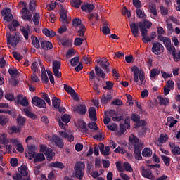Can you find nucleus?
<instances>
[{
	"instance_id": "13",
	"label": "nucleus",
	"mask_w": 180,
	"mask_h": 180,
	"mask_svg": "<svg viewBox=\"0 0 180 180\" xmlns=\"http://www.w3.org/2000/svg\"><path fill=\"white\" fill-rule=\"evenodd\" d=\"M60 22L64 25H68L70 23V19L67 18V9L64 7H61L60 11Z\"/></svg>"
},
{
	"instance_id": "3",
	"label": "nucleus",
	"mask_w": 180,
	"mask_h": 180,
	"mask_svg": "<svg viewBox=\"0 0 180 180\" xmlns=\"http://www.w3.org/2000/svg\"><path fill=\"white\" fill-rule=\"evenodd\" d=\"M84 169H85V163L84 162H79L75 166V175L77 179H82L84 178Z\"/></svg>"
},
{
	"instance_id": "21",
	"label": "nucleus",
	"mask_w": 180,
	"mask_h": 180,
	"mask_svg": "<svg viewBox=\"0 0 180 180\" xmlns=\"http://www.w3.org/2000/svg\"><path fill=\"white\" fill-rule=\"evenodd\" d=\"M25 157L29 160H32L36 157V152L33 146H28V150L25 152Z\"/></svg>"
},
{
	"instance_id": "23",
	"label": "nucleus",
	"mask_w": 180,
	"mask_h": 180,
	"mask_svg": "<svg viewBox=\"0 0 180 180\" xmlns=\"http://www.w3.org/2000/svg\"><path fill=\"white\" fill-rule=\"evenodd\" d=\"M81 9L83 10L84 12L90 13V12H92L94 9H95V6L89 3H84L82 5Z\"/></svg>"
},
{
	"instance_id": "59",
	"label": "nucleus",
	"mask_w": 180,
	"mask_h": 180,
	"mask_svg": "<svg viewBox=\"0 0 180 180\" xmlns=\"http://www.w3.org/2000/svg\"><path fill=\"white\" fill-rule=\"evenodd\" d=\"M82 43H84V39L79 38V37L75 39V42H74L75 46H77L78 47L81 46Z\"/></svg>"
},
{
	"instance_id": "4",
	"label": "nucleus",
	"mask_w": 180,
	"mask_h": 180,
	"mask_svg": "<svg viewBox=\"0 0 180 180\" xmlns=\"http://www.w3.org/2000/svg\"><path fill=\"white\" fill-rule=\"evenodd\" d=\"M6 37L7 43L9 46H11V47H16V46L19 44V41H20V33L19 32H15L12 37H11L10 34H6Z\"/></svg>"
},
{
	"instance_id": "32",
	"label": "nucleus",
	"mask_w": 180,
	"mask_h": 180,
	"mask_svg": "<svg viewBox=\"0 0 180 180\" xmlns=\"http://www.w3.org/2000/svg\"><path fill=\"white\" fill-rule=\"evenodd\" d=\"M158 40H160V41H162L166 47L171 44V39L168 37H162V35H158Z\"/></svg>"
},
{
	"instance_id": "28",
	"label": "nucleus",
	"mask_w": 180,
	"mask_h": 180,
	"mask_svg": "<svg viewBox=\"0 0 180 180\" xmlns=\"http://www.w3.org/2000/svg\"><path fill=\"white\" fill-rule=\"evenodd\" d=\"M97 63L100 64V65L103 70H108V66L109 65L108 59L105 58H102L98 59Z\"/></svg>"
},
{
	"instance_id": "2",
	"label": "nucleus",
	"mask_w": 180,
	"mask_h": 180,
	"mask_svg": "<svg viewBox=\"0 0 180 180\" xmlns=\"http://www.w3.org/2000/svg\"><path fill=\"white\" fill-rule=\"evenodd\" d=\"M20 5H22L24 8L22 9L21 18L25 22H32V17L33 16V13H32L29 9H27V5L26 4L25 1H21Z\"/></svg>"
},
{
	"instance_id": "16",
	"label": "nucleus",
	"mask_w": 180,
	"mask_h": 180,
	"mask_svg": "<svg viewBox=\"0 0 180 180\" xmlns=\"http://www.w3.org/2000/svg\"><path fill=\"white\" fill-rule=\"evenodd\" d=\"M64 89L68 92V94H70L71 95L72 98L75 99V101H78L79 98H78V94L75 92V90L72 89V87H70V86L65 84L64 85Z\"/></svg>"
},
{
	"instance_id": "48",
	"label": "nucleus",
	"mask_w": 180,
	"mask_h": 180,
	"mask_svg": "<svg viewBox=\"0 0 180 180\" xmlns=\"http://www.w3.org/2000/svg\"><path fill=\"white\" fill-rule=\"evenodd\" d=\"M50 167L52 168H64V165L60 162H55L50 164Z\"/></svg>"
},
{
	"instance_id": "12",
	"label": "nucleus",
	"mask_w": 180,
	"mask_h": 180,
	"mask_svg": "<svg viewBox=\"0 0 180 180\" xmlns=\"http://www.w3.org/2000/svg\"><path fill=\"white\" fill-rule=\"evenodd\" d=\"M73 112H77L79 115H85L86 113V105L85 104L82 103L78 105H75L72 108Z\"/></svg>"
},
{
	"instance_id": "14",
	"label": "nucleus",
	"mask_w": 180,
	"mask_h": 180,
	"mask_svg": "<svg viewBox=\"0 0 180 180\" xmlns=\"http://www.w3.org/2000/svg\"><path fill=\"white\" fill-rule=\"evenodd\" d=\"M175 85L174 81L169 80L167 81L166 85L163 88L164 95L167 96L171 92V91L174 90Z\"/></svg>"
},
{
	"instance_id": "39",
	"label": "nucleus",
	"mask_w": 180,
	"mask_h": 180,
	"mask_svg": "<svg viewBox=\"0 0 180 180\" xmlns=\"http://www.w3.org/2000/svg\"><path fill=\"white\" fill-rule=\"evenodd\" d=\"M44 160H46V158H44V155L43 153H38L35 155L34 158V162H41V161H44Z\"/></svg>"
},
{
	"instance_id": "31",
	"label": "nucleus",
	"mask_w": 180,
	"mask_h": 180,
	"mask_svg": "<svg viewBox=\"0 0 180 180\" xmlns=\"http://www.w3.org/2000/svg\"><path fill=\"white\" fill-rule=\"evenodd\" d=\"M161 74V69L156 68L151 70L150 73V77L155 79L157 75H160Z\"/></svg>"
},
{
	"instance_id": "41",
	"label": "nucleus",
	"mask_w": 180,
	"mask_h": 180,
	"mask_svg": "<svg viewBox=\"0 0 180 180\" xmlns=\"http://www.w3.org/2000/svg\"><path fill=\"white\" fill-rule=\"evenodd\" d=\"M58 43L60 46H63V47H70L72 44L71 41L68 39H60Z\"/></svg>"
},
{
	"instance_id": "44",
	"label": "nucleus",
	"mask_w": 180,
	"mask_h": 180,
	"mask_svg": "<svg viewBox=\"0 0 180 180\" xmlns=\"http://www.w3.org/2000/svg\"><path fill=\"white\" fill-rule=\"evenodd\" d=\"M158 141L160 144H164L168 141V136L166 135V134H161L158 139Z\"/></svg>"
},
{
	"instance_id": "55",
	"label": "nucleus",
	"mask_w": 180,
	"mask_h": 180,
	"mask_svg": "<svg viewBox=\"0 0 180 180\" xmlns=\"http://www.w3.org/2000/svg\"><path fill=\"white\" fill-rule=\"evenodd\" d=\"M25 122H26V120L25 119V117L22 116H18L17 117V123L18 126H23V124H25Z\"/></svg>"
},
{
	"instance_id": "33",
	"label": "nucleus",
	"mask_w": 180,
	"mask_h": 180,
	"mask_svg": "<svg viewBox=\"0 0 180 180\" xmlns=\"http://www.w3.org/2000/svg\"><path fill=\"white\" fill-rule=\"evenodd\" d=\"M89 116L91 120H96V110L94 107L89 109Z\"/></svg>"
},
{
	"instance_id": "43",
	"label": "nucleus",
	"mask_w": 180,
	"mask_h": 180,
	"mask_svg": "<svg viewBox=\"0 0 180 180\" xmlns=\"http://www.w3.org/2000/svg\"><path fill=\"white\" fill-rule=\"evenodd\" d=\"M95 72L98 77H102L103 78H105L106 75L103 70H102L101 68H99V67L98 66L95 67Z\"/></svg>"
},
{
	"instance_id": "51",
	"label": "nucleus",
	"mask_w": 180,
	"mask_h": 180,
	"mask_svg": "<svg viewBox=\"0 0 180 180\" xmlns=\"http://www.w3.org/2000/svg\"><path fill=\"white\" fill-rule=\"evenodd\" d=\"M161 158L163 162L165 164L166 167H169V164L171 162V159L169 158V157L166 155H162Z\"/></svg>"
},
{
	"instance_id": "22",
	"label": "nucleus",
	"mask_w": 180,
	"mask_h": 180,
	"mask_svg": "<svg viewBox=\"0 0 180 180\" xmlns=\"http://www.w3.org/2000/svg\"><path fill=\"white\" fill-rule=\"evenodd\" d=\"M131 27V32L135 37H139V24L136 22H132L131 24L129 25Z\"/></svg>"
},
{
	"instance_id": "9",
	"label": "nucleus",
	"mask_w": 180,
	"mask_h": 180,
	"mask_svg": "<svg viewBox=\"0 0 180 180\" xmlns=\"http://www.w3.org/2000/svg\"><path fill=\"white\" fill-rule=\"evenodd\" d=\"M140 171L143 178H147L148 179L150 180L154 179V174H153V171H151L150 169H146L144 166H141Z\"/></svg>"
},
{
	"instance_id": "8",
	"label": "nucleus",
	"mask_w": 180,
	"mask_h": 180,
	"mask_svg": "<svg viewBox=\"0 0 180 180\" xmlns=\"http://www.w3.org/2000/svg\"><path fill=\"white\" fill-rule=\"evenodd\" d=\"M32 105H34V106H37V108H41L42 109H45V108L47 107L46 101L38 96L32 97Z\"/></svg>"
},
{
	"instance_id": "37",
	"label": "nucleus",
	"mask_w": 180,
	"mask_h": 180,
	"mask_svg": "<svg viewBox=\"0 0 180 180\" xmlns=\"http://www.w3.org/2000/svg\"><path fill=\"white\" fill-rule=\"evenodd\" d=\"M31 40L32 41V44L35 49H40V41L39 39L36 37L34 35L31 36Z\"/></svg>"
},
{
	"instance_id": "17",
	"label": "nucleus",
	"mask_w": 180,
	"mask_h": 180,
	"mask_svg": "<svg viewBox=\"0 0 180 180\" xmlns=\"http://www.w3.org/2000/svg\"><path fill=\"white\" fill-rule=\"evenodd\" d=\"M15 102L17 103H20L22 106L27 107L29 106V101L27 98L23 97L22 95H18L15 98Z\"/></svg>"
},
{
	"instance_id": "60",
	"label": "nucleus",
	"mask_w": 180,
	"mask_h": 180,
	"mask_svg": "<svg viewBox=\"0 0 180 180\" xmlns=\"http://www.w3.org/2000/svg\"><path fill=\"white\" fill-rule=\"evenodd\" d=\"M159 101L160 105H168L169 100L165 97L159 98Z\"/></svg>"
},
{
	"instance_id": "25",
	"label": "nucleus",
	"mask_w": 180,
	"mask_h": 180,
	"mask_svg": "<svg viewBox=\"0 0 180 180\" xmlns=\"http://www.w3.org/2000/svg\"><path fill=\"white\" fill-rule=\"evenodd\" d=\"M134 156L135 157V160H137L138 161L143 160V157L141 156V146H136V148H134Z\"/></svg>"
},
{
	"instance_id": "19",
	"label": "nucleus",
	"mask_w": 180,
	"mask_h": 180,
	"mask_svg": "<svg viewBox=\"0 0 180 180\" xmlns=\"http://www.w3.org/2000/svg\"><path fill=\"white\" fill-rule=\"evenodd\" d=\"M20 30L23 34L25 40H29V34H30V27L29 26V25H27L26 27H25V26H21L20 27Z\"/></svg>"
},
{
	"instance_id": "45",
	"label": "nucleus",
	"mask_w": 180,
	"mask_h": 180,
	"mask_svg": "<svg viewBox=\"0 0 180 180\" xmlns=\"http://www.w3.org/2000/svg\"><path fill=\"white\" fill-rule=\"evenodd\" d=\"M151 22L144 20L143 22H139V26H143L145 29H150L152 26Z\"/></svg>"
},
{
	"instance_id": "54",
	"label": "nucleus",
	"mask_w": 180,
	"mask_h": 180,
	"mask_svg": "<svg viewBox=\"0 0 180 180\" xmlns=\"http://www.w3.org/2000/svg\"><path fill=\"white\" fill-rule=\"evenodd\" d=\"M166 49L168 50V51L172 53V56H175V53H176L175 46L171 45V44H170L169 45H167V46H166Z\"/></svg>"
},
{
	"instance_id": "11",
	"label": "nucleus",
	"mask_w": 180,
	"mask_h": 180,
	"mask_svg": "<svg viewBox=\"0 0 180 180\" xmlns=\"http://www.w3.org/2000/svg\"><path fill=\"white\" fill-rule=\"evenodd\" d=\"M53 71L55 77L57 78L61 77V72H60V68H61V63L59 61L54 60L53 62Z\"/></svg>"
},
{
	"instance_id": "50",
	"label": "nucleus",
	"mask_w": 180,
	"mask_h": 180,
	"mask_svg": "<svg viewBox=\"0 0 180 180\" xmlns=\"http://www.w3.org/2000/svg\"><path fill=\"white\" fill-rule=\"evenodd\" d=\"M8 72L11 77L13 78H15V77H18L19 75V72L15 68H11L8 70Z\"/></svg>"
},
{
	"instance_id": "63",
	"label": "nucleus",
	"mask_w": 180,
	"mask_h": 180,
	"mask_svg": "<svg viewBox=\"0 0 180 180\" xmlns=\"http://www.w3.org/2000/svg\"><path fill=\"white\" fill-rule=\"evenodd\" d=\"M61 120L64 123H68L71 120V117H70V115L65 114L61 117Z\"/></svg>"
},
{
	"instance_id": "6",
	"label": "nucleus",
	"mask_w": 180,
	"mask_h": 180,
	"mask_svg": "<svg viewBox=\"0 0 180 180\" xmlns=\"http://www.w3.org/2000/svg\"><path fill=\"white\" fill-rule=\"evenodd\" d=\"M81 23H82V21L79 18H75L72 20V25L73 26H75V27H78V26H79L78 33L79 36H80V37H82L84 34H85V30H86L85 29V25H81Z\"/></svg>"
},
{
	"instance_id": "27",
	"label": "nucleus",
	"mask_w": 180,
	"mask_h": 180,
	"mask_svg": "<svg viewBox=\"0 0 180 180\" xmlns=\"http://www.w3.org/2000/svg\"><path fill=\"white\" fill-rule=\"evenodd\" d=\"M155 37H157V33H155V32H152L150 34V36L143 37L142 41H143V43L147 44L149 41L154 40V39H155Z\"/></svg>"
},
{
	"instance_id": "56",
	"label": "nucleus",
	"mask_w": 180,
	"mask_h": 180,
	"mask_svg": "<svg viewBox=\"0 0 180 180\" xmlns=\"http://www.w3.org/2000/svg\"><path fill=\"white\" fill-rule=\"evenodd\" d=\"M136 15L140 19L146 18V13L141 9H136Z\"/></svg>"
},
{
	"instance_id": "47",
	"label": "nucleus",
	"mask_w": 180,
	"mask_h": 180,
	"mask_svg": "<svg viewBox=\"0 0 180 180\" xmlns=\"http://www.w3.org/2000/svg\"><path fill=\"white\" fill-rule=\"evenodd\" d=\"M122 167L123 169H124L125 171H128V172H133V167H131L130 163L125 162L124 163H123Z\"/></svg>"
},
{
	"instance_id": "18",
	"label": "nucleus",
	"mask_w": 180,
	"mask_h": 180,
	"mask_svg": "<svg viewBox=\"0 0 180 180\" xmlns=\"http://www.w3.org/2000/svg\"><path fill=\"white\" fill-rule=\"evenodd\" d=\"M129 141L133 145L134 148H136V147H141V146H143V143H139V138H137V136L134 135H131L129 136Z\"/></svg>"
},
{
	"instance_id": "35",
	"label": "nucleus",
	"mask_w": 180,
	"mask_h": 180,
	"mask_svg": "<svg viewBox=\"0 0 180 180\" xmlns=\"http://www.w3.org/2000/svg\"><path fill=\"white\" fill-rule=\"evenodd\" d=\"M8 131L11 134L15 133H20V131H22V128L16 125H13L8 129Z\"/></svg>"
},
{
	"instance_id": "62",
	"label": "nucleus",
	"mask_w": 180,
	"mask_h": 180,
	"mask_svg": "<svg viewBox=\"0 0 180 180\" xmlns=\"http://www.w3.org/2000/svg\"><path fill=\"white\" fill-rule=\"evenodd\" d=\"M8 122H9V118L6 116H1V126H5V124H6V123H8Z\"/></svg>"
},
{
	"instance_id": "52",
	"label": "nucleus",
	"mask_w": 180,
	"mask_h": 180,
	"mask_svg": "<svg viewBox=\"0 0 180 180\" xmlns=\"http://www.w3.org/2000/svg\"><path fill=\"white\" fill-rule=\"evenodd\" d=\"M149 11L155 16L157 15V6L155 4L149 5Z\"/></svg>"
},
{
	"instance_id": "49",
	"label": "nucleus",
	"mask_w": 180,
	"mask_h": 180,
	"mask_svg": "<svg viewBox=\"0 0 180 180\" xmlns=\"http://www.w3.org/2000/svg\"><path fill=\"white\" fill-rule=\"evenodd\" d=\"M167 122L169 123V127H174V126L178 123V120H174L172 117H168Z\"/></svg>"
},
{
	"instance_id": "20",
	"label": "nucleus",
	"mask_w": 180,
	"mask_h": 180,
	"mask_svg": "<svg viewBox=\"0 0 180 180\" xmlns=\"http://www.w3.org/2000/svg\"><path fill=\"white\" fill-rule=\"evenodd\" d=\"M51 140L58 147H59V148H63V147H64V142L63 141V139L57 135H53Z\"/></svg>"
},
{
	"instance_id": "34",
	"label": "nucleus",
	"mask_w": 180,
	"mask_h": 180,
	"mask_svg": "<svg viewBox=\"0 0 180 180\" xmlns=\"http://www.w3.org/2000/svg\"><path fill=\"white\" fill-rule=\"evenodd\" d=\"M41 46L44 50H50L51 49H53V44L49 41H43L41 42Z\"/></svg>"
},
{
	"instance_id": "36",
	"label": "nucleus",
	"mask_w": 180,
	"mask_h": 180,
	"mask_svg": "<svg viewBox=\"0 0 180 180\" xmlns=\"http://www.w3.org/2000/svg\"><path fill=\"white\" fill-rule=\"evenodd\" d=\"M42 32L44 33V34H45V36H46V37H54V36H56V32L53 31V30L44 28L42 30Z\"/></svg>"
},
{
	"instance_id": "1",
	"label": "nucleus",
	"mask_w": 180,
	"mask_h": 180,
	"mask_svg": "<svg viewBox=\"0 0 180 180\" xmlns=\"http://www.w3.org/2000/svg\"><path fill=\"white\" fill-rule=\"evenodd\" d=\"M133 72L134 81L136 83V85L139 86H143L146 85V75L143 70H139V67L134 66L131 68Z\"/></svg>"
},
{
	"instance_id": "64",
	"label": "nucleus",
	"mask_w": 180,
	"mask_h": 180,
	"mask_svg": "<svg viewBox=\"0 0 180 180\" xmlns=\"http://www.w3.org/2000/svg\"><path fill=\"white\" fill-rule=\"evenodd\" d=\"M172 153L174 154V155H179L180 148L178 146L174 147V148L172 149Z\"/></svg>"
},
{
	"instance_id": "7",
	"label": "nucleus",
	"mask_w": 180,
	"mask_h": 180,
	"mask_svg": "<svg viewBox=\"0 0 180 180\" xmlns=\"http://www.w3.org/2000/svg\"><path fill=\"white\" fill-rule=\"evenodd\" d=\"M151 51L155 56H160L164 53V46L159 42H155L153 44Z\"/></svg>"
},
{
	"instance_id": "5",
	"label": "nucleus",
	"mask_w": 180,
	"mask_h": 180,
	"mask_svg": "<svg viewBox=\"0 0 180 180\" xmlns=\"http://www.w3.org/2000/svg\"><path fill=\"white\" fill-rule=\"evenodd\" d=\"M40 151L45 154V156L46 157L48 161H51L53 160V158H54L56 155L54 150H53L50 148L46 147V146L44 145H41Z\"/></svg>"
},
{
	"instance_id": "26",
	"label": "nucleus",
	"mask_w": 180,
	"mask_h": 180,
	"mask_svg": "<svg viewBox=\"0 0 180 180\" xmlns=\"http://www.w3.org/2000/svg\"><path fill=\"white\" fill-rule=\"evenodd\" d=\"M19 26H20V23H19L18 20H13L11 23L8 25V27L10 32H16V30Z\"/></svg>"
},
{
	"instance_id": "40",
	"label": "nucleus",
	"mask_w": 180,
	"mask_h": 180,
	"mask_svg": "<svg viewBox=\"0 0 180 180\" xmlns=\"http://www.w3.org/2000/svg\"><path fill=\"white\" fill-rule=\"evenodd\" d=\"M52 105L55 108V109H60V105H61V100L57 98L56 97H53L52 99Z\"/></svg>"
},
{
	"instance_id": "53",
	"label": "nucleus",
	"mask_w": 180,
	"mask_h": 180,
	"mask_svg": "<svg viewBox=\"0 0 180 180\" xmlns=\"http://www.w3.org/2000/svg\"><path fill=\"white\" fill-rule=\"evenodd\" d=\"M32 20H33L34 25H39V23L40 22V14H39V13L34 14Z\"/></svg>"
},
{
	"instance_id": "58",
	"label": "nucleus",
	"mask_w": 180,
	"mask_h": 180,
	"mask_svg": "<svg viewBox=\"0 0 180 180\" xmlns=\"http://www.w3.org/2000/svg\"><path fill=\"white\" fill-rule=\"evenodd\" d=\"M79 127H80L82 131H84L85 133L88 131V127H86V124L85 122L82 121L80 122V123L79 124Z\"/></svg>"
},
{
	"instance_id": "61",
	"label": "nucleus",
	"mask_w": 180,
	"mask_h": 180,
	"mask_svg": "<svg viewBox=\"0 0 180 180\" xmlns=\"http://www.w3.org/2000/svg\"><path fill=\"white\" fill-rule=\"evenodd\" d=\"M29 9L31 12H33L36 9V1L34 0L30 1Z\"/></svg>"
},
{
	"instance_id": "42",
	"label": "nucleus",
	"mask_w": 180,
	"mask_h": 180,
	"mask_svg": "<svg viewBox=\"0 0 180 180\" xmlns=\"http://www.w3.org/2000/svg\"><path fill=\"white\" fill-rule=\"evenodd\" d=\"M18 172H20L21 175H23V176H27V174H29L26 165H22L21 167H20L18 168Z\"/></svg>"
},
{
	"instance_id": "38",
	"label": "nucleus",
	"mask_w": 180,
	"mask_h": 180,
	"mask_svg": "<svg viewBox=\"0 0 180 180\" xmlns=\"http://www.w3.org/2000/svg\"><path fill=\"white\" fill-rule=\"evenodd\" d=\"M142 155L148 158L153 155V150L150 148H145L142 151Z\"/></svg>"
},
{
	"instance_id": "57",
	"label": "nucleus",
	"mask_w": 180,
	"mask_h": 180,
	"mask_svg": "<svg viewBox=\"0 0 180 180\" xmlns=\"http://www.w3.org/2000/svg\"><path fill=\"white\" fill-rule=\"evenodd\" d=\"M139 28L141 30V36L143 37H147V33H148V30H147V28H144L143 26H139Z\"/></svg>"
},
{
	"instance_id": "15",
	"label": "nucleus",
	"mask_w": 180,
	"mask_h": 180,
	"mask_svg": "<svg viewBox=\"0 0 180 180\" xmlns=\"http://www.w3.org/2000/svg\"><path fill=\"white\" fill-rule=\"evenodd\" d=\"M1 15L4 16V20L6 22H11L13 19V15L11 13V9L6 8L1 11Z\"/></svg>"
},
{
	"instance_id": "10",
	"label": "nucleus",
	"mask_w": 180,
	"mask_h": 180,
	"mask_svg": "<svg viewBox=\"0 0 180 180\" xmlns=\"http://www.w3.org/2000/svg\"><path fill=\"white\" fill-rule=\"evenodd\" d=\"M1 144L4 145V147L7 150L8 153H12V145H8L10 143L9 139L8 138V134H1Z\"/></svg>"
},
{
	"instance_id": "30",
	"label": "nucleus",
	"mask_w": 180,
	"mask_h": 180,
	"mask_svg": "<svg viewBox=\"0 0 180 180\" xmlns=\"http://www.w3.org/2000/svg\"><path fill=\"white\" fill-rule=\"evenodd\" d=\"M59 134H60L63 139L68 140L70 142L74 140V135L70 134L65 131H59Z\"/></svg>"
},
{
	"instance_id": "46",
	"label": "nucleus",
	"mask_w": 180,
	"mask_h": 180,
	"mask_svg": "<svg viewBox=\"0 0 180 180\" xmlns=\"http://www.w3.org/2000/svg\"><path fill=\"white\" fill-rule=\"evenodd\" d=\"M112 99V96L108 94L107 96H103L101 98V103L103 105H106Z\"/></svg>"
},
{
	"instance_id": "29",
	"label": "nucleus",
	"mask_w": 180,
	"mask_h": 180,
	"mask_svg": "<svg viewBox=\"0 0 180 180\" xmlns=\"http://www.w3.org/2000/svg\"><path fill=\"white\" fill-rule=\"evenodd\" d=\"M23 112L25 116H27L28 117H31V119H36V117H37V116L35 114L32 112V109L29 107L25 108L23 109Z\"/></svg>"
},
{
	"instance_id": "24",
	"label": "nucleus",
	"mask_w": 180,
	"mask_h": 180,
	"mask_svg": "<svg viewBox=\"0 0 180 180\" xmlns=\"http://www.w3.org/2000/svg\"><path fill=\"white\" fill-rule=\"evenodd\" d=\"M99 150L101 153L104 156L109 155V154H110V147L109 146H105V145L103 143H101L99 146Z\"/></svg>"
}]
</instances>
